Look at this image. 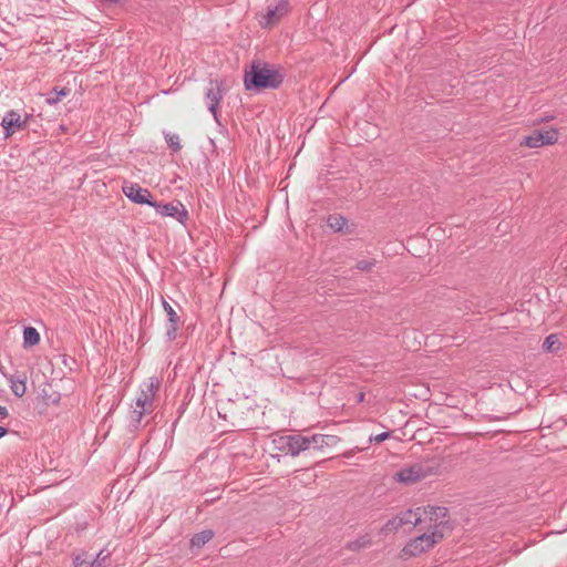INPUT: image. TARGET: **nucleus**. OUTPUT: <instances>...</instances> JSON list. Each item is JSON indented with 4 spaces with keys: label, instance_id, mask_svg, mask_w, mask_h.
<instances>
[{
    "label": "nucleus",
    "instance_id": "1",
    "mask_svg": "<svg viewBox=\"0 0 567 567\" xmlns=\"http://www.w3.org/2000/svg\"><path fill=\"white\" fill-rule=\"evenodd\" d=\"M284 79L285 75L279 69H272L267 62L254 60L245 69L244 86L245 90L255 92L276 90L282 84Z\"/></svg>",
    "mask_w": 567,
    "mask_h": 567
},
{
    "label": "nucleus",
    "instance_id": "2",
    "mask_svg": "<svg viewBox=\"0 0 567 567\" xmlns=\"http://www.w3.org/2000/svg\"><path fill=\"white\" fill-rule=\"evenodd\" d=\"M445 468L444 457L432 456L402 467L396 472L394 478L400 483L411 485L429 476L440 475Z\"/></svg>",
    "mask_w": 567,
    "mask_h": 567
},
{
    "label": "nucleus",
    "instance_id": "3",
    "mask_svg": "<svg viewBox=\"0 0 567 567\" xmlns=\"http://www.w3.org/2000/svg\"><path fill=\"white\" fill-rule=\"evenodd\" d=\"M443 538V534L440 530H435L431 534H422L411 539L402 549V555L408 557H416L432 548L436 543Z\"/></svg>",
    "mask_w": 567,
    "mask_h": 567
},
{
    "label": "nucleus",
    "instance_id": "4",
    "mask_svg": "<svg viewBox=\"0 0 567 567\" xmlns=\"http://www.w3.org/2000/svg\"><path fill=\"white\" fill-rule=\"evenodd\" d=\"M151 206L154 207L156 213L161 216L173 217L183 225H185L189 218L187 209L179 200L169 203H158L154 200Z\"/></svg>",
    "mask_w": 567,
    "mask_h": 567
},
{
    "label": "nucleus",
    "instance_id": "5",
    "mask_svg": "<svg viewBox=\"0 0 567 567\" xmlns=\"http://www.w3.org/2000/svg\"><path fill=\"white\" fill-rule=\"evenodd\" d=\"M278 443V450L291 456H297L302 452L309 451V440L307 435L290 434L281 436Z\"/></svg>",
    "mask_w": 567,
    "mask_h": 567
},
{
    "label": "nucleus",
    "instance_id": "6",
    "mask_svg": "<svg viewBox=\"0 0 567 567\" xmlns=\"http://www.w3.org/2000/svg\"><path fill=\"white\" fill-rule=\"evenodd\" d=\"M159 386V380L154 377L144 382L141 385V392L135 400L136 408L146 409L150 410V412H153L154 399Z\"/></svg>",
    "mask_w": 567,
    "mask_h": 567
},
{
    "label": "nucleus",
    "instance_id": "7",
    "mask_svg": "<svg viewBox=\"0 0 567 567\" xmlns=\"http://www.w3.org/2000/svg\"><path fill=\"white\" fill-rule=\"evenodd\" d=\"M223 82L216 79H210L205 93V100L208 111L213 114L216 122L218 120V106L224 99Z\"/></svg>",
    "mask_w": 567,
    "mask_h": 567
},
{
    "label": "nucleus",
    "instance_id": "8",
    "mask_svg": "<svg viewBox=\"0 0 567 567\" xmlns=\"http://www.w3.org/2000/svg\"><path fill=\"white\" fill-rule=\"evenodd\" d=\"M558 140L557 130H534L530 135L524 137L522 145L530 148L555 144Z\"/></svg>",
    "mask_w": 567,
    "mask_h": 567
},
{
    "label": "nucleus",
    "instance_id": "9",
    "mask_svg": "<svg viewBox=\"0 0 567 567\" xmlns=\"http://www.w3.org/2000/svg\"><path fill=\"white\" fill-rule=\"evenodd\" d=\"M122 190L125 196L135 204L148 205L154 202L151 192L147 188H143L137 183L125 182L122 186Z\"/></svg>",
    "mask_w": 567,
    "mask_h": 567
},
{
    "label": "nucleus",
    "instance_id": "10",
    "mask_svg": "<svg viewBox=\"0 0 567 567\" xmlns=\"http://www.w3.org/2000/svg\"><path fill=\"white\" fill-rule=\"evenodd\" d=\"M290 11V3L288 0H277L276 4L267 7V13L264 17L261 25L264 28L278 23Z\"/></svg>",
    "mask_w": 567,
    "mask_h": 567
},
{
    "label": "nucleus",
    "instance_id": "11",
    "mask_svg": "<svg viewBox=\"0 0 567 567\" xmlns=\"http://www.w3.org/2000/svg\"><path fill=\"white\" fill-rule=\"evenodd\" d=\"M163 308L167 316V321L165 324V336L168 341H174L177 338L181 319L179 316L174 310V308L165 299H163Z\"/></svg>",
    "mask_w": 567,
    "mask_h": 567
},
{
    "label": "nucleus",
    "instance_id": "12",
    "mask_svg": "<svg viewBox=\"0 0 567 567\" xmlns=\"http://www.w3.org/2000/svg\"><path fill=\"white\" fill-rule=\"evenodd\" d=\"M1 125L4 128L6 137L11 136L16 131L25 130V121H22L20 114L14 110L6 113Z\"/></svg>",
    "mask_w": 567,
    "mask_h": 567
},
{
    "label": "nucleus",
    "instance_id": "13",
    "mask_svg": "<svg viewBox=\"0 0 567 567\" xmlns=\"http://www.w3.org/2000/svg\"><path fill=\"white\" fill-rule=\"evenodd\" d=\"M327 226L333 233H340V234H351L352 233V228L349 225L348 219L340 214L329 215L327 218Z\"/></svg>",
    "mask_w": 567,
    "mask_h": 567
},
{
    "label": "nucleus",
    "instance_id": "14",
    "mask_svg": "<svg viewBox=\"0 0 567 567\" xmlns=\"http://www.w3.org/2000/svg\"><path fill=\"white\" fill-rule=\"evenodd\" d=\"M309 443L308 449L321 451L324 446H331L337 443L338 437L334 435L312 434L307 435Z\"/></svg>",
    "mask_w": 567,
    "mask_h": 567
},
{
    "label": "nucleus",
    "instance_id": "15",
    "mask_svg": "<svg viewBox=\"0 0 567 567\" xmlns=\"http://www.w3.org/2000/svg\"><path fill=\"white\" fill-rule=\"evenodd\" d=\"M423 514L434 523L435 527L444 526L445 522L443 520L449 515V509L444 506H427L426 508H421Z\"/></svg>",
    "mask_w": 567,
    "mask_h": 567
},
{
    "label": "nucleus",
    "instance_id": "16",
    "mask_svg": "<svg viewBox=\"0 0 567 567\" xmlns=\"http://www.w3.org/2000/svg\"><path fill=\"white\" fill-rule=\"evenodd\" d=\"M382 261L374 257H364L358 259L354 264V269L364 274H375L381 268Z\"/></svg>",
    "mask_w": 567,
    "mask_h": 567
},
{
    "label": "nucleus",
    "instance_id": "17",
    "mask_svg": "<svg viewBox=\"0 0 567 567\" xmlns=\"http://www.w3.org/2000/svg\"><path fill=\"white\" fill-rule=\"evenodd\" d=\"M215 533L212 529H204L199 533H196L192 536L189 543L192 548H202L208 542H210L214 537Z\"/></svg>",
    "mask_w": 567,
    "mask_h": 567
},
{
    "label": "nucleus",
    "instance_id": "18",
    "mask_svg": "<svg viewBox=\"0 0 567 567\" xmlns=\"http://www.w3.org/2000/svg\"><path fill=\"white\" fill-rule=\"evenodd\" d=\"M372 545V538L369 534L359 536L357 539L348 542L344 548L350 551H359L364 548H369Z\"/></svg>",
    "mask_w": 567,
    "mask_h": 567
},
{
    "label": "nucleus",
    "instance_id": "19",
    "mask_svg": "<svg viewBox=\"0 0 567 567\" xmlns=\"http://www.w3.org/2000/svg\"><path fill=\"white\" fill-rule=\"evenodd\" d=\"M398 517H402V526L411 524L413 526H417L422 522L421 517V508L417 507L415 512L412 509H408L396 515Z\"/></svg>",
    "mask_w": 567,
    "mask_h": 567
},
{
    "label": "nucleus",
    "instance_id": "20",
    "mask_svg": "<svg viewBox=\"0 0 567 567\" xmlns=\"http://www.w3.org/2000/svg\"><path fill=\"white\" fill-rule=\"evenodd\" d=\"M71 93V90L63 86V87H59V86H54L48 94H47V99H45V102L49 104V105H55L56 103H59L63 97L68 96L69 94Z\"/></svg>",
    "mask_w": 567,
    "mask_h": 567
},
{
    "label": "nucleus",
    "instance_id": "21",
    "mask_svg": "<svg viewBox=\"0 0 567 567\" xmlns=\"http://www.w3.org/2000/svg\"><path fill=\"white\" fill-rule=\"evenodd\" d=\"M40 342V333L33 327H24L23 329V348H31Z\"/></svg>",
    "mask_w": 567,
    "mask_h": 567
},
{
    "label": "nucleus",
    "instance_id": "22",
    "mask_svg": "<svg viewBox=\"0 0 567 567\" xmlns=\"http://www.w3.org/2000/svg\"><path fill=\"white\" fill-rule=\"evenodd\" d=\"M560 340L557 334L547 336L543 342V350L547 353H556L560 348Z\"/></svg>",
    "mask_w": 567,
    "mask_h": 567
},
{
    "label": "nucleus",
    "instance_id": "23",
    "mask_svg": "<svg viewBox=\"0 0 567 567\" xmlns=\"http://www.w3.org/2000/svg\"><path fill=\"white\" fill-rule=\"evenodd\" d=\"M150 413V410L135 408L130 412V426L134 430H137L141 425L143 416Z\"/></svg>",
    "mask_w": 567,
    "mask_h": 567
},
{
    "label": "nucleus",
    "instance_id": "24",
    "mask_svg": "<svg viewBox=\"0 0 567 567\" xmlns=\"http://www.w3.org/2000/svg\"><path fill=\"white\" fill-rule=\"evenodd\" d=\"M73 566L74 567H99V564L94 565V561H92V556L85 551H82L74 556Z\"/></svg>",
    "mask_w": 567,
    "mask_h": 567
},
{
    "label": "nucleus",
    "instance_id": "25",
    "mask_svg": "<svg viewBox=\"0 0 567 567\" xmlns=\"http://www.w3.org/2000/svg\"><path fill=\"white\" fill-rule=\"evenodd\" d=\"M402 527V517L394 516L389 519L384 526L380 529V534H388L389 532H395Z\"/></svg>",
    "mask_w": 567,
    "mask_h": 567
},
{
    "label": "nucleus",
    "instance_id": "26",
    "mask_svg": "<svg viewBox=\"0 0 567 567\" xmlns=\"http://www.w3.org/2000/svg\"><path fill=\"white\" fill-rule=\"evenodd\" d=\"M165 140H166V143H167L168 147L173 152H178L182 148L178 135H176V134H166Z\"/></svg>",
    "mask_w": 567,
    "mask_h": 567
},
{
    "label": "nucleus",
    "instance_id": "27",
    "mask_svg": "<svg viewBox=\"0 0 567 567\" xmlns=\"http://www.w3.org/2000/svg\"><path fill=\"white\" fill-rule=\"evenodd\" d=\"M10 383H11L10 389L16 396L21 398L25 394V391H27L25 383H22V384L18 383V382H10Z\"/></svg>",
    "mask_w": 567,
    "mask_h": 567
},
{
    "label": "nucleus",
    "instance_id": "28",
    "mask_svg": "<svg viewBox=\"0 0 567 567\" xmlns=\"http://www.w3.org/2000/svg\"><path fill=\"white\" fill-rule=\"evenodd\" d=\"M110 558V553L104 549H101L94 558H92V561L95 564H99V567H106L105 560Z\"/></svg>",
    "mask_w": 567,
    "mask_h": 567
},
{
    "label": "nucleus",
    "instance_id": "29",
    "mask_svg": "<svg viewBox=\"0 0 567 567\" xmlns=\"http://www.w3.org/2000/svg\"><path fill=\"white\" fill-rule=\"evenodd\" d=\"M392 436V431H385V432H382L380 434H377V435H371L369 437V443H382L384 442L385 440L390 439Z\"/></svg>",
    "mask_w": 567,
    "mask_h": 567
},
{
    "label": "nucleus",
    "instance_id": "30",
    "mask_svg": "<svg viewBox=\"0 0 567 567\" xmlns=\"http://www.w3.org/2000/svg\"><path fill=\"white\" fill-rule=\"evenodd\" d=\"M10 382L27 383V375L24 372H16L8 377Z\"/></svg>",
    "mask_w": 567,
    "mask_h": 567
},
{
    "label": "nucleus",
    "instance_id": "31",
    "mask_svg": "<svg viewBox=\"0 0 567 567\" xmlns=\"http://www.w3.org/2000/svg\"><path fill=\"white\" fill-rule=\"evenodd\" d=\"M45 400H47V404H54V405H56V404H59V402L61 400V395H60V393L54 392L53 394L48 395L45 398Z\"/></svg>",
    "mask_w": 567,
    "mask_h": 567
},
{
    "label": "nucleus",
    "instance_id": "32",
    "mask_svg": "<svg viewBox=\"0 0 567 567\" xmlns=\"http://www.w3.org/2000/svg\"><path fill=\"white\" fill-rule=\"evenodd\" d=\"M9 415L8 409L3 405H0V416L7 417Z\"/></svg>",
    "mask_w": 567,
    "mask_h": 567
},
{
    "label": "nucleus",
    "instance_id": "33",
    "mask_svg": "<svg viewBox=\"0 0 567 567\" xmlns=\"http://www.w3.org/2000/svg\"><path fill=\"white\" fill-rule=\"evenodd\" d=\"M9 432H10V430L8 427H4V426L0 425V439L6 436Z\"/></svg>",
    "mask_w": 567,
    "mask_h": 567
},
{
    "label": "nucleus",
    "instance_id": "34",
    "mask_svg": "<svg viewBox=\"0 0 567 567\" xmlns=\"http://www.w3.org/2000/svg\"><path fill=\"white\" fill-rule=\"evenodd\" d=\"M364 396H365V394L363 392H359L357 394V402L358 403L363 402L364 401Z\"/></svg>",
    "mask_w": 567,
    "mask_h": 567
},
{
    "label": "nucleus",
    "instance_id": "35",
    "mask_svg": "<svg viewBox=\"0 0 567 567\" xmlns=\"http://www.w3.org/2000/svg\"><path fill=\"white\" fill-rule=\"evenodd\" d=\"M104 1L107 3H111V4H116L120 2V0H104Z\"/></svg>",
    "mask_w": 567,
    "mask_h": 567
},
{
    "label": "nucleus",
    "instance_id": "36",
    "mask_svg": "<svg viewBox=\"0 0 567 567\" xmlns=\"http://www.w3.org/2000/svg\"><path fill=\"white\" fill-rule=\"evenodd\" d=\"M31 117V115H27L22 121H25V128L28 127V122H29V118Z\"/></svg>",
    "mask_w": 567,
    "mask_h": 567
}]
</instances>
